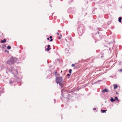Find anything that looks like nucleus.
<instances>
[{
    "mask_svg": "<svg viewBox=\"0 0 122 122\" xmlns=\"http://www.w3.org/2000/svg\"><path fill=\"white\" fill-rule=\"evenodd\" d=\"M60 36L61 37H62V35H60Z\"/></svg>",
    "mask_w": 122,
    "mask_h": 122,
    "instance_id": "obj_24",
    "label": "nucleus"
},
{
    "mask_svg": "<svg viewBox=\"0 0 122 122\" xmlns=\"http://www.w3.org/2000/svg\"><path fill=\"white\" fill-rule=\"evenodd\" d=\"M115 100H117V101H118V99L117 97H115Z\"/></svg>",
    "mask_w": 122,
    "mask_h": 122,
    "instance_id": "obj_11",
    "label": "nucleus"
},
{
    "mask_svg": "<svg viewBox=\"0 0 122 122\" xmlns=\"http://www.w3.org/2000/svg\"><path fill=\"white\" fill-rule=\"evenodd\" d=\"M55 74L56 76H57V72L56 71L55 72Z\"/></svg>",
    "mask_w": 122,
    "mask_h": 122,
    "instance_id": "obj_12",
    "label": "nucleus"
},
{
    "mask_svg": "<svg viewBox=\"0 0 122 122\" xmlns=\"http://www.w3.org/2000/svg\"><path fill=\"white\" fill-rule=\"evenodd\" d=\"M47 39L48 40H49V38H47Z\"/></svg>",
    "mask_w": 122,
    "mask_h": 122,
    "instance_id": "obj_21",
    "label": "nucleus"
},
{
    "mask_svg": "<svg viewBox=\"0 0 122 122\" xmlns=\"http://www.w3.org/2000/svg\"><path fill=\"white\" fill-rule=\"evenodd\" d=\"M50 45H48L47 46V47L46 48V50L47 51H48L49 50L51 49V48L50 47Z\"/></svg>",
    "mask_w": 122,
    "mask_h": 122,
    "instance_id": "obj_5",
    "label": "nucleus"
},
{
    "mask_svg": "<svg viewBox=\"0 0 122 122\" xmlns=\"http://www.w3.org/2000/svg\"><path fill=\"white\" fill-rule=\"evenodd\" d=\"M93 110H96V108H93Z\"/></svg>",
    "mask_w": 122,
    "mask_h": 122,
    "instance_id": "obj_18",
    "label": "nucleus"
},
{
    "mask_svg": "<svg viewBox=\"0 0 122 122\" xmlns=\"http://www.w3.org/2000/svg\"><path fill=\"white\" fill-rule=\"evenodd\" d=\"M109 91L108 90L106 89H103L102 90V92H108Z\"/></svg>",
    "mask_w": 122,
    "mask_h": 122,
    "instance_id": "obj_3",
    "label": "nucleus"
},
{
    "mask_svg": "<svg viewBox=\"0 0 122 122\" xmlns=\"http://www.w3.org/2000/svg\"><path fill=\"white\" fill-rule=\"evenodd\" d=\"M52 36H50L49 37V38H50V39H52Z\"/></svg>",
    "mask_w": 122,
    "mask_h": 122,
    "instance_id": "obj_16",
    "label": "nucleus"
},
{
    "mask_svg": "<svg viewBox=\"0 0 122 122\" xmlns=\"http://www.w3.org/2000/svg\"><path fill=\"white\" fill-rule=\"evenodd\" d=\"M122 19V18L121 17H119L118 18V21L120 22H121V20Z\"/></svg>",
    "mask_w": 122,
    "mask_h": 122,
    "instance_id": "obj_7",
    "label": "nucleus"
},
{
    "mask_svg": "<svg viewBox=\"0 0 122 122\" xmlns=\"http://www.w3.org/2000/svg\"><path fill=\"white\" fill-rule=\"evenodd\" d=\"M52 40H53V39H51L50 40V41H52Z\"/></svg>",
    "mask_w": 122,
    "mask_h": 122,
    "instance_id": "obj_17",
    "label": "nucleus"
},
{
    "mask_svg": "<svg viewBox=\"0 0 122 122\" xmlns=\"http://www.w3.org/2000/svg\"><path fill=\"white\" fill-rule=\"evenodd\" d=\"M7 49H10L11 48V47L10 46H8L7 47Z\"/></svg>",
    "mask_w": 122,
    "mask_h": 122,
    "instance_id": "obj_10",
    "label": "nucleus"
},
{
    "mask_svg": "<svg viewBox=\"0 0 122 122\" xmlns=\"http://www.w3.org/2000/svg\"><path fill=\"white\" fill-rule=\"evenodd\" d=\"M61 39V37H59V39Z\"/></svg>",
    "mask_w": 122,
    "mask_h": 122,
    "instance_id": "obj_20",
    "label": "nucleus"
},
{
    "mask_svg": "<svg viewBox=\"0 0 122 122\" xmlns=\"http://www.w3.org/2000/svg\"><path fill=\"white\" fill-rule=\"evenodd\" d=\"M117 87V86L116 84L114 85V89H115Z\"/></svg>",
    "mask_w": 122,
    "mask_h": 122,
    "instance_id": "obj_6",
    "label": "nucleus"
},
{
    "mask_svg": "<svg viewBox=\"0 0 122 122\" xmlns=\"http://www.w3.org/2000/svg\"><path fill=\"white\" fill-rule=\"evenodd\" d=\"M72 66H75V64H72L71 65Z\"/></svg>",
    "mask_w": 122,
    "mask_h": 122,
    "instance_id": "obj_14",
    "label": "nucleus"
},
{
    "mask_svg": "<svg viewBox=\"0 0 122 122\" xmlns=\"http://www.w3.org/2000/svg\"><path fill=\"white\" fill-rule=\"evenodd\" d=\"M6 41V40L4 39L3 40H2L0 41V42L2 43H5Z\"/></svg>",
    "mask_w": 122,
    "mask_h": 122,
    "instance_id": "obj_4",
    "label": "nucleus"
},
{
    "mask_svg": "<svg viewBox=\"0 0 122 122\" xmlns=\"http://www.w3.org/2000/svg\"><path fill=\"white\" fill-rule=\"evenodd\" d=\"M62 78L61 77H56V82L58 85V83L61 86V87H62L63 86H62Z\"/></svg>",
    "mask_w": 122,
    "mask_h": 122,
    "instance_id": "obj_1",
    "label": "nucleus"
},
{
    "mask_svg": "<svg viewBox=\"0 0 122 122\" xmlns=\"http://www.w3.org/2000/svg\"><path fill=\"white\" fill-rule=\"evenodd\" d=\"M107 111V110H101V112L102 113H104L106 112V111Z\"/></svg>",
    "mask_w": 122,
    "mask_h": 122,
    "instance_id": "obj_8",
    "label": "nucleus"
},
{
    "mask_svg": "<svg viewBox=\"0 0 122 122\" xmlns=\"http://www.w3.org/2000/svg\"><path fill=\"white\" fill-rule=\"evenodd\" d=\"M56 34L57 35H59V33H57Z\"/></svg>",
    "mask_w": 122,
    "mask_h": 122,
    "instance_id": "obj_22",
    "label": "nucleus"
},
{
    "mask_svg": "<svg viewBox=\"0 0 122 122\" xmlns=\"http://www.w3.org/2000/svg\"><path fill=\"white\" fill-rule=\"evenodd\" d=\"M71 74H68L67 75L68 76H70V75H71Z\"/></svg>",
    "mask_w": 122,
    "mask_h": 122,
    "instance_id": "obj_15",
    "label": "nucleus"
},
{
    "mask_svg": "<svg viewBox=\"0 0 122 122\" xmlns=\"http://www.w3.org/2000/svg\"><path fill=\"white\" fill-rule=\"evenodd\" d=\"M15 71H16V73H17V71L16 70H15Z\"/></svg>",
    "mask_w": 122,
    "mask_h": 122,
    "instance_id": "obj_19",
    "label": "nucleus"
},
{
    "mask_svg": "<svg viewBox=\"0 0 122 122\" xmlns=\"http://www.w3.org/2000/svg\"><path fill=\"white\" fill-rule=\"evenodd\" d=\"M110 101L112 102H113L115 101V100L113 99L112 97L110 99Z\"/></svg>",
    "mask_w": 122,
    "mask_h": 122,
    "instance_id": "obj_9",
    "label": "nucleus"
},
{
    "mask_svg": "<svg viewBox=\"0 0 122 122\" xmlns=\"http://www.w3.org/2000/svg\"><path fill=\"white\" fill-rule=\"evenodd\" d=\"M63 89H62V91H62V92H63Z\"/></svg>",
    "mask_w": 122,
    "mask_h": 122,
    "instance_id": "obj_25",
    "label": "nucleus"
},
{
    "mask_svg": "<svg viewBox=\"0 0 122 122\" xmlns=\"http://www.w3.org/2000/svg\"><path fill=\"white\" fill-rule=\"evenodd\" d=\"M61 73H62V71H61Z\"/></svg>",
    "mask_w": 122,
    "mask_h": 122,
    "instance_id": "obj_26",
    "label": "nucleus"
},
{
    "mask_svg": "<svg viewBox=\"0 0 122 122\" xmlns=\"http://www.w3.org/2000/svg\"><path fill=\"white\" fill-rule=\"evenodd\" d=\"M72 70L71 69H70L69 71V72L70 73V74H71V71Z\"/></svg>",
    "mask_w": 122,
    "mask_h": 122,
    "instance_id": "obj_13",
    "label": "nucleus"
},
{
    "mask_svg": "<svg viewBox=\"0 0 122 122\" xmlns=\"http://www.w3.org/2000/svg\"><path fill=\"white\" fill-rule=\"evenodd\" d=\"M120 70L121 71H122V69H120Z\"/></svg>",
    "mask_w": 122,
    "mask_h": 122,
    "instance_id": "obj_23",
    "label": "nucleus"
},
{
    "mask_svg": "<svg viewBox=\"0 0 122 122\" xmlns=\"http://www.w3.org/2000/svg\"><path fill=\"white\" fill-rule=\"evenodd\" d=\"M16 60V59L15 58L11 57L8 61L7 64L10 65H11L15 63Z\"/></svg>",
    "mask_w": 122,
    "mask_h": 122,
    "instance_id": "obj_2",
    "label": "nucleus"
}]
</instances>
